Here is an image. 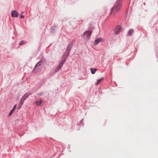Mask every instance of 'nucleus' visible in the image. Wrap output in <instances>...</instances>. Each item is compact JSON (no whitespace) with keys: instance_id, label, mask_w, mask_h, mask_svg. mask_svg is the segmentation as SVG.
<instances>
[{"instance_id":"nucleus-21","label":"nucleus","mask_w":158,"mask_h":158,"mask_svg":"<svg viewBox=\"0 0 158 158\" xmlns=\"http://www.w3.org/2000/svg\"><path fill=\"white\" fill-rule=\"evenodd\" d=\"M16 107H17V105L16 104H15L14 106L12 109H13V110H15Z\"/></svg>"},{"instance_id":"nucleus-20","label":"nucleus","mask_w":158,"mask_h":158,"mask_svg":"<svg viewBox=\"0 0 158 158\" xmlns=\"http://www.w3.org/2000/svg\"><path fill=\"white\" fill-rule=\"evenodd\" d=\"M103 77H102V78H101L100 79H98L97 81V85H98V84L100 82L102 79H103Z\"/></svg>"},{"instance_id":"nucleus-7","label":"nucleus","mask_w":158,"mask_h":158,"mask_svg":"<svg viewBox=\"0 0 158 158\" xmlns=\"http://www.w3.org/2000/svg\"><path fill=\"white\" fill-rule=\"evenodd\" d=\"M57 28V27L56 25H53L51 27V32L52 33H55L56 29Z\"/></svg>"},{"instance_id":"nucleus-1","label":"nucleus","mask_w":158,"mask_h":158,"mask_svg":"<svg viewBox=\"0 0 158 158\" xmlns=\"http://www.w3.org/2000/svg\"><path fill=\"white\" fill-rule=\"evenodd\" d=\"M122 0H118L116 1L114 5L111 8L110 13H113L115 15L118 11L122 5Z\"/></svg>"},{"instance_id":"nucleus-16","label":"nucleus","mask_w":158,"mask_h":158,"mask_svg":"<svg viewBox=\"0 0 158 158\" xmlns=\"http://www.w3.org/2000/svg\"><path fill=\"white\" fill-rule=\"evenodd\" d=\"M23 104V103H22L21 102H19V104L17 107V109L18 110H19Z\"/></svg>"},{"instance_id":"nucleus-15","label":"nucleus","mask_w":158,"mask_h":158,"mask_svg":"<svg viewBox=\"0 0 158 158\" xmlns=\"http://www.w3.org/2000/svg\"><path fill=\"white\" fill-rule=\"evenodd\" d=\"M62 67H60V65H58V67H57L55 69V71L56 72H58L59 71V70H60V69Z\"/></svg>"},{"instance_id":"nucleus-2","label":"nucleus","mask_w":158,"mask_h":158,"mask_svg":"<svg viewBox=\"0 0 158 158\" xmlns=\"http://www.w3.org/2000/svg\"><path fill=\"white\" fill-rule=\"evenodd\" d=\"M92 31H85L83 33V36H86V39L88 40L90 37Z\"/></svg>"},{"instance_id":"nucleus-8","label":"nucleus","mask_w":158,"mask_h":158,"mask_svg":"<svg viewBox=\"0 0 158 158\" xmlns=\"http://www.w3.org/2000/svg\"><path fill=\"white\" fill-rule=\"evenodd\" d=\"M69 52H66L65 51L64 54L62 56V58L66 59L69 56Z\"/></svg>"},{"instance_id":"nucleus-11","label":"nucleus","mask_w":158,"mask_h":158,"mask_svg":"<svg viewBox=\"0 0 158 158\" xmlns=\"http://www.w3.org/2000/svg\"><path fill=\"white\" fill-rule=\"evenodd\" d=\"M66 60V59L64 58L60 62L59 65H60V67H62L64 63L65 62Z\"/></svg>"},{"instance_id":"nucleus-12","label":"nucleus","mask_w":158,"mask_h":158,"mask_svg":"<svg viewBox=\"0 0 158 158\" xmlns=\"http://www.w3.org/2000/svg\"><path fill=\"white\" fill-rule=\"evenodd\" d=\"M90 70L91 72V73L92 74H95L96 72L97 71V69L95 68H90Z\"/></svg>"},{"instance_id":"nucleus-4","label":"nucleus","mask_w":158,"mask_h":158,"mask_svg":"<svg viewBox=\"0 0 158 158\" xmlns=\"http://www.w3.org/2000/svg\"><path fill=\"white\" fill-rule=\"evenodd\" d=\"M121 26L119 25H117L115 28L114 29V34H118L121 30Z\"/></svg>"},{"instance_id":"nucleus-10","label":"nucleus","mask_w":158,"mask_h":158,"mask_svg":"<svg viewBox=\"0 0 158 158\" xmlns=\"http://www.w3.org/2000/svg\"><path fill=\"white\" fill-rule=\"evenodd\" d=\"M31 93L29 92H28L25 94L23 96L24 98H25V99H26L28 97L31 95Z\"/></svg>"},{"instance_id":"nucleus-24","label":"nucleus","mask_w":158,"mask_h":158,"mask_svg":"<svg viewBox=\"0 0 158 158\" xmlns=\"http://www.w3.org/2000/svg\"><path fill=\"white\" fill-rule=\"evenodd\" d=\"M42 93H39V94H38V95H42Z\"/></svg>"},{"instance_id":"nucleus-5","label":"nucleus","mask_w":158,"mask_h":158,"mask_svg":"<svg viewBox=\"0 0 158 158\" xmlns=\"http://www.w3.org/2000/svg\"><path fill=\"white\" fill-rule=\"evenodd\" d=\"M19 13L16 10H13L11 12V16L13 18H17L18 17Z\"/></svg>"},{"instance_id":"nucleus-23","label":"nucleus","mask_w":158,"mask_h":158,"mask_svg":"<svg viewBox=\"0 0 158 158\" xmlns=\"http://www.w3.org/2000/svg\"><path fill=\"white\" fill-rule=\"evenodd\" d=\"M83 118L82 119H81V120H80V121L79 122V124H81V123L83 121Z\"/></svg>"},{"instance_id":"nucleus-13","label":"nucleus","mask_w":158,"mask_h":158,"mask_svg":"<svg viewBox=\"0 0 158 158\" xmlns=\"http://www.w3.org/2000/svg\"><path fill=\"white\" fill-rule=\"evenodd\" d=\"M134 31L132 29H130L128 32L127 35H131L134 33Z\"/></svg>"},{"instance_id":"nucleus-9","label":"nucleus","mask_w":158,"mask_h":158,"mask_svg":"<svg viewBox=\"0 0 158 158\" xmlns=\"http://www.w3.org/2000/svg\"><path fill=\"white\" fill-rule=\"evenodd\" d=\"M42 63V61L41 60H40V61H39V62H38L36 63V64H35V67H34L33 70H35L36 69L37 67L40 66L41 65Z\"/></svg>"},{"instance_id":"nucleus-18","label":"nucleus","mask_w":158,"mask_h":158,"mask_svg":"<svg viewBox=\"0 0 158 158\" xmlns=\"http://www.w3.org/2000/svg\"><path fill=\"white\" fill-rule=\"evenodd\" d=\"M14 111H15L14 110H13V109H12L9 114L8 116H10L13 113Z\"/></svg>"},{"instance_id":"nucleus-17","label":"nucleus","mask_w":158,"mask_h":158,"mask_svg":"<svg viewBox=\"0 0 158 158\" xmlns=\"http://www.w3.org/2000/svg\"><path fill=\"white\" fill-rule=\"evenodd\" d=\"M26 100L25 98H24L23 96L21 98L20 100V102L23 104L24 101Z\"/></svg>"},{"instance_id":"nucleus-22","label":"nucleus","mask_w":158,"mask_h":158,"mask_svg":"<svg viewBox=\"0 0 158 158\" xmlns=\"http://www.w3.org/2000/svg\"><path fill=\"white\" fill-rule=\"evenodd\" d=\"M20 17L21 18V19H23L24 18V16L22 15H20Z\"/></svg>"},{"instance_id":"nucleus-19","label":"nucleus","mask_w":158,"mask_h":158,"mask_svg":"<svg viewBox=\"0 0 158 158\" xmlns=\"http://www.w3.org/2000/svg\"><path fill=\"white\" fill-rule=\"evenodd\" d=\"M25 44L23 40H22L21 42H19V46H21Z\"/></svg>"},{"instance_id":"nucleus-26","label":"nucleus","mask_w":158,"mask_h":158,"mask_svg":"<svg viewBox=\"0 0 158 158\" xmlns=\"http://www.w3.org/2000/svg\"><path fill=\"white\" fill-rule=\"evenodd\" d=\"M24 12L23 11V12H22V13H23Z\"/></svg>"},{"instance_id":"nucleus-14","label":"nucleus","mask_w":158,"mask_h":158,"mask_svg":"<svg viewBox=\"0 0 158 158\" xmlns=\"http://www.w3.org/2000/svg\"><path fill=\"white\" fill-rule=\"evenodd\" d=\"M43 102L41 99H40L39 101H37L35 102L37 106L41 105L42 102Z\"/></svg>"},{"instance_id":"nucleus-3","label":"nucleus","mask_w":158,"mask_h":158,"mask_svg":"<svg viewBox=\"0 0 158 158\" xmlns=\"http://www.w3.org/2000/svg\"><path fill=\"white\" fill-rule=\"evenodd\" d=\"M74 44V42L73 41H71L67 46L65 51L66 52L67 51L70 52L72 48L73 45Z\"/></svg>"},{"instance_id":"nucleus-6","label":"nucleus","mask_w":158,"mask_h":158,"mask_svg":"<svg viewBox=\"0 0 158 158\" xmlns=\"http://www.w3.org/2000/svg\"><path fill=\"white\" fill-rule=\"evenodd\" d=\"M103 39L101 38H98L94 41V44L95 45H97L99 42H102Z\"/></svg>"},{"instance_id":"nucleus-25","label":"nucleus","mask_w":158,"mask_h":158,"mask_svg":"<svg viewBox=\"0 0 158 158\" xmlns=\"http://www.w3.org/2000/svg\"><path fill=\"white\" fill-rule=\"evenodd\" d=\"M143 4L145 5V2H144L143 3Z\"/></svg>"}]
</instances>
